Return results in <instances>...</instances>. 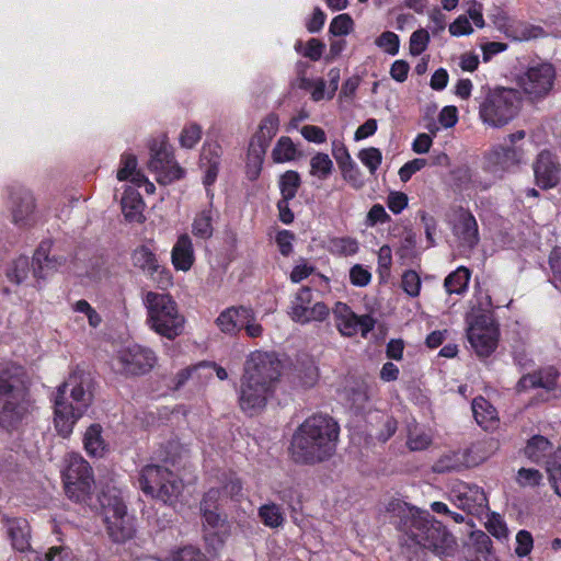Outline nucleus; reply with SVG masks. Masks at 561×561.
Returning a JSON list of instances; mask_svg holds the SVG:
<instances>
[{"label":"nucleus","instance_id":"nucleus-6","mask_svg":"<svg viewBox=\"0 0 561 561\" xmlns=\"http://www.w3.org/2000/svg\"><path fill=\"white\" fill-rule=\"evenodd\" d=\"M522 102V94L517 89L496 88L480 103V118L491 127H503L518 115Z\"/></svg>","mask_w":561,"mask_h":561},{"label":"nucleus","instance_id":"nucleus-34","mask_svg":"<svg viewBox=\"0 0 561 561\" xmlns=\"http://www.w3.org/2000/svg\"><path fill=\"white\" fill-rule=\"evenodd\" d=\"M558 374L553 368H549L539 375H528L524 376L519 380V386L522 388L527 387H541L547 390H551L554 388L557 383Z\"/></svg>","mask_w":561,"mask_h":561},{"label":"nucleus","instance_id":"nucleus-7","mask_svg":"<svg viewBox=\"0 0 561 561\" xmlns=\"http://www.w3.org/2000/svg\"><path fill=\"white\" fill-rule=\"evenodd\" d=\"M138 482L146 495L170 505L178 501L183 490L182 480L160 465L145 466L139 472Z\"/></svg>","mask_w":561,"mask_h":561},{"label":"nucleus","instance_id":"nucleus-22","mask_svg":"<svg viewBox=\"0 0 561 561\" xmlns=\"http://www.w3.org/2000/svg\"><path fill=\"white\" fill-rule=\"evenodd\" d=\"M35 210V198L32 192L20 188L11 193V216L15 225H26Z\"/></svg>","mask_w":561,"mask_h":561},{"label":"nucleus","instance_id":"nucleus-61","mask_svg":"<svg viewBox=\"0 0 561 561\" xmlns=\"http://www.w3.org/2000/svg\"><path fill=\"white\" fill-rule=\"evenodd\" d=\"M468 8L466 10V15L471 20L473 24L483 28L485 26L484 18H483V4L476 0H471L467 3Z\"/></svg>","mask_w":561,"mask_h":561},{"label":"nucleus","instance_id":"nucleus-8","mask_svg":"<svg viewBox=\"0 0 561 561\" xmlns=\"http://www.w3.org/2000/svg\"><path fill=\"white\" fill-rule=\"evenodd\" d=\"M556 79L557 72L552 64L537 61L528 65L517 76L516 83L526 101L537 104L552 93Z\"/></svg>","mask_w":561,"mask_h":561},{"label":"nucleus","instance_id":"nucleus-16","mask_svg":"<svg viewBox=\"0 0 561 561\" xmlns=\"http://www.w3.org/2000/svg\"><path fill=\"white\" fill-rule=\"evenodd\" d=\"M468 340L479 356H489L497 344V328L488 317H479L468 329Z\"/></svg>","mask_w":561,"mask_h":561},{"label":"nucleus","instance_id":"nucleus-40","mask_svg":"<svg viewBox=\"0 0 561 561\" xmlns=\"http://www.w3.org/2000/svg\"><path fill=\"white\" fill-rule=\"evenodd\" d=\"M300 175L298 172L289 170L286 171L279 179V190L282 198L293 199L300 186Z\"/></svg>","mask_w":561,"mask_h":561},{"label":"nucleus","instance_id":"nucleus-11","mask_svg":"<svg viewBox=\"0 0 561 561\" xmlns=\"http://www.w3.org/2000/svg\"><path fill=\"white\" fill-rule=\"evenodd\" d=\"M243 376L275 386L280 376V362L272 353L255 351L245 362Z\"/></svg>","mask_w":561,"mask_h":561},{"label":"nucleus","instance_id":"nucleus-14","mask_svg":"<svg viewBox=\"0 0 561 561\" xmlns=\"http://www.w3.org/2000/svg\"><path fill=\"white\" fill-rule=\"evenodd\" d=\"M151 159L149 169L154 172L156 180L161 184H170L184 175V170L173 159L165 144L153 145L150 148Z\"/></svg>","mask_w":561,"mask_h":561},{"label":"nucleus","instance_id":"nucleus-20","mask_svg":"<svg viewBox=\"0 0 561 561\" xmlns=\"http://www.w3.org/2000/svg\"><path fill=\"white\" fill-rule=\"evenodd\" d=\"M451 496L457 507L473 515L481 514L488 505L486 495L478 485L461 484L453 490Z\"/></svg>","mask_w":561,"mask_h":561},{"label":"nucleus","instance_id":"nucleus-48","mask_svg":"<svg viewBox=\"0 0 561 561\" xmlns=\"http://www.w3.org/2000/svg\"><path fill=\"white\" fill-rule=\"evenodd\" d=\"M486 530L497 539H505L507 537V527L500 514L492 513L486 523Z\"/></svg>","mask_w":561,"mask_h":561},{"label":"nucleus","instance_id":"nucleus-64","mask_svg":"<svg viewBox=\"0 0 561 561\" xmlns=\"http://www.w3.org/2000/svg\"><path fill=\"white\" fill-rule=\"evenodd\" d=\"M350 279L353 285L364 287L370 283L371 274L364 266L356 264L350 271Z\"/></svg>","mask_w":561,"mask_h":561},{"label":"nucleus","instance_id":"nucleus-3","mask_svg":"<svg viewBox=\"0 0 561 561\" xmlns=\"http://www.w3.org/2000/svg\"><path fill=\"white\" fill-rule=\"evenodd\" d=\"M82 373H73L58 388L55 398V427L58 433L68 437L77 421L89 408L92 394L85 388Z\"/></svg>","mask_w":561,"mask_h":561},{"label":"nucleus","instance_id":"nucleus-13","mask_svg":"<svg viewBox=\"0 0 561 561\" xmlns=\"http://www.w3.org/2000/svg\"><path fill=\"white\" fill-rule=\"evenodd\" d=\"M330 313L329 307L317 301L312 304V291L309 287H302L291 302L289 316L295 322L306 324L313 321H323Z\"/></svg>","mask_w":561,"mask_h":561},{"label":"nucleus","instance_id":"nucleus-38","mask_svg":"<svg viewBox=\"0 0 561 561\" xmlns=\"http://www.w3.org/2000/svg\"><path fill=\"white\" fill-rule=\"evenodd\" d=\"M297 156V149L294 145L293 140L289 137H280L273 151H272V158L274 162L276 163H283L287 161H291Z\"/></svg>","mask_w":561,"mask_h":561},{"label":"nucleus","instance_id":"nucleus-59","mask_svg":"<svg viewBox=\"0 0 561 561\" xmlns=\"http://www.w3.org/2000/svg\"><path fill=\"white\" fill-rule=\"evenodd\" d=\"M121 164L122 167L117 171V179L119 181L128 180L129 176L137 171V159L130 153H125L122 156Z\"/></svg>","mask_w":561,"mask_h":561},{"label":"nucleus","instance_id":"nucleus-5","mask_svg":"<svg viewBox=\"0 0 561 561\" xmlns=\"http://www.w3.org/2000/svg\"><path fill=\"white\" fill-rule=\"evenodd\" d=\"M99 502L107 536L112 541L124 543L135 535V520L127 513L123 492L116 488L102 491Z\"/></svg>","mask_w":561,"mask_h":561},{"label":"nucleus","instance_id":"nucleus-58","mask_svg":"<svg viewBox=\"0 0 561 561\" xmlns=\"http://www.w3.org/2000/svg\"><path fill=\"white\" fill-rule=\"evenodd\" d=\"M169 561H208L207 558L194 547H184L174 552Z\"/></svg>","mask_w":561,"mask_h":561},{"label":"nucleus","instance_id":"nucleus-4","mask_svg":"<svg viewBox=\"0 0 561 561\" xmlns=\"http://www.w3.org/2000/svg\"><path fill=\"white\" fill-rule=\"evenodd\" d=\"M146 323L157 334L174 340L184 333L186 319L170 294L147 291L144 295Z\"/></svg>","mask_w":561,"mask_h":561},{"label":"nucleus","instance_id":"nucleus-47","mask_svg":"<svg viewBox=\"0 0 561 561\" xmlns=\"http://www.w3.org/2000/svg\"><path fill=\"white\" fill-rule=\"evenodd\" d=\"M340 170L344 181H346L353 188L360 190L365 185L363 173L355 162L345 165Z\"/></svg>","mask_w":561,"mask_h":561},{"label":"nucleus","instance_id":"nucleus-53","mask_svg":"<svg viewBox=\"0 0 561 561\" xmlns=\"http://www.w3.org/2000/svg\"><path fill=\"white\" fill-rule=\"evenodd\" d=\"M353 26V21L348 14H340L335 16L330 24V33L334 36L347 35Z\"/></svg>","mask_w":561,"mask_h":561},{"label":"nucleus","instance_id":"nucleus-49","mask_svg":"<svg viewBox=\"0 0 561 561\" xmlns=\"http://www.w3.org/2000/svg\"><path fill=\"white\" fill-rule=\"evenodd\" d=\"M542 480V474L537 469L531 468H520L516 476V482L520 486H537L540 484Z\"/></svg>","mask_w":561,"mask_h":561},{"label":"nucleus","instance_id":"nucleus-60","mask_svg":"<svg viewBox=\"0 0 561 561\" xmlns=\"http://www.w3.org/2000/svg\"><path fill=\"white\" fill-rule=\"evenodd\" d=\"M332 156L340 169L354 162L347 148L340 140L332 141Z\"/></svg>","mask_w":561,"mask_h":561},{"label":"nucleus","instance_id":"nucleus-54","mask_svg":"<svg viewBox=\"0 0 561 561\" xmlns=\"http://www.w3.org/2000/svg\"><path fill=\"white\" fill-rule=\"evenodd\" d=\"M202 137V129L196 124L186 126L180 136V142L184 148H193Z\"/></svg>","mask_w":561,"mask_h":561},{"label":"nucleus","instance_id":"nucleus-37","mask_svg":"<svg viewBox=\"0 0 561 561\" xmlns=\"http://www.w3.org/2000/svg\"><path fill=\"white\" fill-rule=\"evenodd\" d=\"M259 516L262 523L270 528H278L285 520L282 507L275 503L262 505L259 508Z\"/></svg>","mask_w":561,"mask_h":561},{"label":"nucleus","instance_id":"nucleus-56","mask_svg":"<svg viewBox=\"0 0 561 561\" xmlns=\"http://www.w3.org/2000/svg\"><path fill=\"white\" fill-rule=\"evenodd\" d=\"M448 31L450 35L460 37L471 35L473 33V27L469 18L466 14H461L449 25Z\"/></svg>","mask_w":561,"mask_h":561},{"label":"nucleus","instance_id":"nucleus-19","mask_svg":"<svg viewBox=\"0 0 561 561\" xmlns=\"http://www.w3.org/2000/svg\"><path fill=\"white\" fill-rule=\"evenodd\" d=\"M202 514L204 519V539L213 551L216 552L222 547L229 536V524L217 510L204 508Z\"/></svg>","mask_w":561,"mask_h":561},{"label":"nucleus","instance_id":"nucleus-15","mask_svg":"<svg viewBox=\"0 0 561 561\" xmlns=\"http://www.w3.org/2000/svg\"><path fill=\"white\" fill-rule=\"evenodd\" d=\"M275 386L242 377L239 403L242 411L253 415L261 411L272 396Z\"/></svg>","mask_w":561,"mask_h":561},{"label":"nucleus","instance_id":"nucleus-62","mask_svg":"<svg viewBox=\"0 0 561 561\" xmlns=\"http://www.w3.org/2000/svg\"><path fill=\"white\" fill-rule=\"evenodd\" d=\"M546 463L549 481L556 494L561 496V462H558L557 460H548Z\"/></svg>","mask_w":561,"mask_h":561},{"label":"nucleus","instance_id":"nucleus-1","mask_svg":"<svg viewBox=\"0 0 561 561\" xmlns=\"http://www.w3.org/2000/svg\"><path fill=\"white\" fill-rule=\"evenodd\" d=\"M339 434L340 426L331 416L316 414L308 417L293 436L295 461L314 463L330 458L336 449Z\"/></svg>","mask_w":561,"mask_h":561},{"label":"nucleus","instance_id":"nucleus-31","mask_svg":"<svg viewBox=\"0 0 561 561\" xmlns=\"http://www.w3.org/2000/svg\"><path fill=\"white\" fill-rule=\"evenodd\" d=\"M84 449L94 457H102L106 449L102 437V427L99 424H92L88 427L83 437Z\"/></svg>","mask_w":561,"mask_h":561},{"label":"nucleus","instance_id":"nucleus-51","mask_svg":"<svg viewBox=\"0 0 561 561\" xmlns=\"http://www.w3.org/2000/svg\"><path fill=\"white\" fill-rule=\"evenodd\" d=\"M402 289L411 297H416L421 289V279L416 272L407 271L402 275Z\"/></svg>","mask_w":561,"mask_h":561},{"label":"nucleus","instance_id":"nucleus-12","mask_svg":"<svg viewBox=\"0 0 561 561\" xmlns=\"http://www.w3.org/2000/svg\"><path fill=\"white\" fill-rule=\"evenodd\" d=\"M157 362L154 353L147 347L134 344L122 348L117 354L121 373L139 376L150 371Z\"/></svg>","mask_w":561,"mask_h":561},{"label":"nucleus","instance_id":"nucleus-33","mask_svg":"<svg viewBox=\"0 0 561 561\" xmlns=\"http://www.w3.org/2000/svg\"><path fill=\"white\" fill-rule=\"evenodd\" d=\"M265 151V144L255 145L254 141L251 142L247 161V175L251 181L256 180L261 173Z\"/></svg>","mask_w":561,"mask_h":561},{"label":"nucleus","instance_id":"nucleus-44","mask_svg":"<svg viewBox=\"0 0 561 561\" xmlns=\"http://www.w3.org/2000/svg\"><path fill=\"white\" fill-rule=\"evenodd\" d=\"M430 33L425 28L414 31L409 41V51L412 56H419L426 50L430 43Z\"/></svg>","mask_w":561,"mask_h":561},{"label":"nucleus","instance_id":"nucleus-27","mask_svg":"<svg viewBox=\"0 0 561 561\" xmlns=\"http://www.w3.org/2000/svg\"><path fill=\"white\" fill-rule=\"evenodd\" d=\"M248 307H230L224 310L216 323L221 332L230 335L237 334L243 327V319L247 317Z\"/></svg>","mask_w":561,"mask_h":561},{"label":"nucleus","instance_id":"nucleus-45","mask_svg":"<svg viewBox=\"0 0 561 561\" xmlns=\"http://www.w3.org/2000/svg\"><path fill=\"white\" fill-rule=\"evenodd\" d=\"M358 159L365 167H367L371 174H375L376 170L381 164L382 154L378 148L369 147L362 149L358 152Z\"/></svg>","mask_w":561,"mask_h":561},{"label":"nucleus","instance_id":"nucleus-43","mask_svg":"<svg viewBox=\"0 0 561 561\" xmlns=\"http://www.w3.org/2000/svg\"><path fill=\"white\" fill-rule=\"evenodd\" d=\"M30 260L27 256H20L12 262L7 271V277L14 284L23 283L30 274Z\"/></svg>","mask_w":561,"mask_h":561},{"label":"nucleus","instance_id":"nucleus-55","mask_svg":"<svg viewBox=\"0 0 561 561\" xmlns=\"http://www.w3.org/2000/svg\"><path fill=\"white\" fill-rule=\"evenodd\" d=\"M492 541L490 537L482 530H474L470 535V546L481 554L490 552Z\"/></svg>","mask_w":561,"mask_h":561},{"label":"nucleus","instance_id":"nucleus-23","mask_svg":"<svg viewBox=\"0 0 561 561\" xmlns=\"http://www.w3.org/2000/svg\"><path fill=\"white\" fill-rule=\"evenodd\" d=\"M122 213L128 222L141 224L145 221V202L137 190L126 186L121 199Z\"/></svg>","mask_w":561,"mask_h":561},{"label":"nucleus","instance_id":"nucleus-63","mask_svg":"<svg viewBox=\"0 0 561 561\" xmlns=\"http://www.w3.org/2000/svg\"><path fill=\"white\" fill-rule=\"evenodd\" d=\"M533 536L527 530H519L516 535L515 552L518 557H526L533 549Z\"/></svg>","mask_w":561,"mask_h":561},{"label":"nucleus","instance_id":"nucleus-36","mask_svg":"<svg viewBox=\"0 0 561 561\" xmlns=\"http://www.w3.org/2000/svg\"><path fill=\"white\" fill-rule=\"evenodd\" d=\"M466 467L465 454L450 451L443 455L434 465V470L439 473L459 471Z\"/></svg>","mask_w":561,"mask_h":561},{"label":"nucleus","instance_id":"nucleus-25","mask_svg":"<svg viewBox=\"0 0 561 561\" xmlns=\"http://www.w3.org/2000/svg\"><path fill=\"white\" fill-rule=\"evenodd\" d=\"M171 261L175 270L187 272L194 264V248L187 234H181L171 251Z\"/></svg>","mask_w":561,"mask_h":561},{"label":"nucleus","instance_id":"nucleus-26","mask_svg":"<svg viewBox=\"0 0 561 561\" xmlns=\"http://www.w3.org/2000/svg\"><path fill=\"white\" fill-rule=\"evenodd\" d=\"M34 276L38 279H44L62 266L66 263V259L64 256H49L47 248L43 243L34 254Z\"/></svg>","mask_w":561,"mask_h":561},{"label":"nucleus","instance_id":"nucleus-32","mask_svg":"<svg viewBox=\"0 0 561 561\" xmlns=\"http://www.w3.org/2000/svg\"><path fill=\"white\" fill-rule=\"evenodd\" d=\"M470 276V271L465 266H459L456 271L451 272L444 280L447 294L462 295L468 288Z\"/></svg>","mask_w":561,"mask_h":561},{"label":"nucleus","instance_id":"nucleus-18","mask_svg":"<svg viewBox=\"0 0 561 561\" xmlns=\"http://www.w3.org/2000/svg\"><path fill=\"white\" fill-rule=\"evenodd\" d=\"M536 183L543 190L556 187L561 182V164L550 151H541L534 164Z\"/></svg>","mask_w":561,"mask_h":561},{"label":"nucleus","instance_id":"nucleus-28","mask_svg":"<svg viewBox=\"0 0 561 561\" xmlns=\"http://www.w3.org/2000/svg\"><path fill=\"white\" fill-rule=\"evenodd\" d=\"M7 531L14 549L26 551L30 549L31 529L28 522L24 518H12L7 520Z\"/></svg>","mask_w":561,"mask_h":561},{"label":"nucleus","instance_id":"nucleus-9","mask_svg":"<svg viewBox=\"0 0 561 561\" xmlns=\"http://www.w3.org/2000/svg\"><path fill=\"white\" fill-rule=\"evenodd\" d=\"M413 540L436 556H450L455 548L454 537L436 520L420 518L411 528Z\"/></svg>","mask_w":561,"mask_h":561},{"label":"nucleus","instance_id":"nucleus-39","mask_svg":"<svg viewBox=\"0 0 561 561\" xmlns=\"http://www.w3.org/2000/svg\"><path fill=\"white\" fill-rule=\"evenodd\" d=\"M333 171V162L329 154L318 152L310 160V174L320 180H325Z\"/></svg>","mask_w":561,"mask_h":561},{"label":"nucleus","instance_id":"nucleus-29","mask_svg":"<svg viewBox=\"0 0 561 561\" xmlns=\"http://www.w3.org/2000/svg\"><path fill=\"white\" fill-rule=\"evenodd\" d=\"M472 412L477 423L484 430H491L497 425V411L484 398L479 397L472 401Z\"/></svg>","mask_w":561,"mask_h":561},{"label":"nucleus","instance_id":"nucleus-35","mask_svg":"<svg viewBox=\"0 0 561 561\" xmlns=\"http://www.w3.org/2000/svg\"><path fill=\"white\" fill-rule=\"evenodd\" d=\"M214 211L211 208L199 211L192 225V232L201 239H208L213 236Z\"/></svg>","mask_w":561,"mask_h":561},{"label":"nucleus","instance_id":"nucleus-10","mask_svg":"<svg viewBox=\"0 0 561 561\" xmlns=\"http://www.w3.org/2000/svg\"><path fill=\"white\" fill-rule=\"evenodd\" d=\"M64 470L65 490L69 499L84 501L90 494L94 480L92 469L79 454H70Z\"/></svg>","mask_w":561,"mask_h":561},{"label":"nucleus","instance_id":"nucleus-41","mask_svg":"<svg viewBox=\"0 0 561 561\" xmlns=\"http://www.w3.org/2000/svg\"><path fill=\"white\" fill-rule=\"evenodd\" d=\"M278 125L279 121L276 115H267L260 124V130L256 135L255 145L265 144V148H267L270 140L276 135L278 130Z\"/></svg>","mask_w":561,"mask_h":561},{"label":"nucleus","instance_id":"nucleus-30","mask_svg":"<svg viewBox=\"0 0 561 561\" xmlns=\"http://www.w3.org/2000/svg\"><path fill=\"white\" fill-rule=\"evenodd\" d=\"M553 453L552 443L541 435L533 436L524 448L525 456L533 462L539 463Z\"/></svg>","mask_w":561,"mask_h":561},{"label":"nucleus","instance_id":"nucleus-17","mask_svg":"<svg viewBox=\"0 0 561 561\" xmlns=\"http://www.w3.org/2000/svg\"><path fill=\"white\" fill-rule=\"evenodd\" d=\"M524 159V150L518 146L499 145L486 156V169L501 178L504 172L517 167Z\"/></svg>","mask_w":561,"mask_h":561},{"label":"nucleus","instance_id":"nucleus-2","mask_svg":"<svg viewBox=\"0 0 561 561\" xmlns=\"http://www.w3.org/2000/svg\"><path fill=\"white\" fill-rule=\"evenodd\" d=\"M31 380L21 365L7 363L0 366V427H18L34 410Z\"/></svg>","mask_w":561,"mask_h":561},{"label":"nucleus","instance_id":"nucleus-42","mask_svg":"<svg viewBox=\"0 0 561 561\" xmlns=\"http://www.w3.org/2000/svg\"><path fill=\"white\" fill-rule=\"evenodd\" d=\"M328 250L335 255H353L358 250V243L348 237L332 238L329 240Z\"/></svg>","mask_w":561,"mask_h":561},{"label":"nucleus","instance_id":"nucleus-21","mask_svg":"<svg viewBox=\"0 0 561 561\" xmlns=\"http://www.w3.org/2000/svg\"><path fill=\"white\" fill-rule=\"evenodd\" d=\"M131 261L135 267L140 268L150 277H153L156 274L159 275V283L165 285L171 283V275L169 271L159 264L152 249H150L147 244L139 245L134 250L131 254Z\"/></svg>","mask_w":561,"mask_h":561},{"label":"nucleus","instance_id":"nucleus-52","mask_svg":"<svg viewBox=\"0 0 561 561\" xmlns=\"http://www.w3.org/2000/svg\"><path fill=\"white\" fill-rule=\"evenodd\" d=\"M243 320L242 329H244L249 337L256 339L262 336L264 329L262 324L256 320V316L251 308H248L247 317H244Z\"/></svg>","mask_w":561,"mask_h":561},{"label":"nucleus","instance_id":"nucleus-57","mask_svg":"<svg viewBox=\"0 0 561 561\" xmlns=\"http://www.w3.org/2000/svg\"><path fill=\"white\" fill-rule=\"evenodd\" d=\"M222 149L218 144H208L203 147L201 154V164H220Z\"/></svg>","mask_w":561,"mask_h":561},{"label":"nucleus","instance_id":"nucleus-50","mask_svg":"<svg viewBox=\"0 0 561 561\" xmlns=\"http://www.w3.org/2000/svg\"><path fill=\"white\" fill-rule=\"evenodd\" d=\"M73 310L85 314L90 327L93 329L98 328L102 322V318L98 311L84 299L78 300L73 305Z\"/></svg>","mask_w":561,"mask_h":561},{"label":"nucleus","instance_id":"nucleus-24","mask_svg":"<svg viewBox=\"0 0 561 561\" xmlns=\"http://www.w3.org/2000/svg\"><path fill=\"white\" fill-rule=\"evenodd\" d=\"M454 233L461 245L472 249L479 242L476 218L470 213H460L454 226Z\"/></svg>","mask_w":561,"mask_h":561},{"label":"nucleus","instance_id":"nucleus-46","mask_svg":"<svg viewBox=\"0 0 561 561\" xmlns=\"http://www.w3.org/2000/svg\"><path fill=\"white\" fill-rule=\"evenodd\" d=\"M375 44L385 53L394 56L400 48V38L396 33L386 31L375 39Z\"/></svg>","mask_w":561,"mask_h":561}]
</instances>
